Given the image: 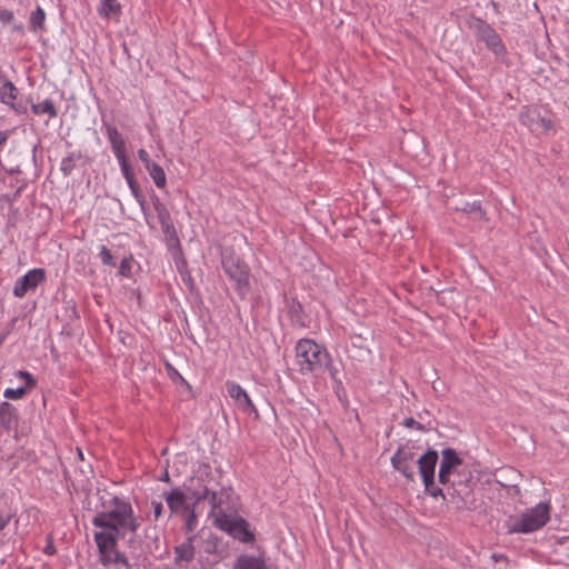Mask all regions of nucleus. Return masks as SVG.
I'll return each instance as SVG.
<instances>
[{
  "label": "nucleus",
  "instance_id": "6",
  "mask_svg": "<svg viewBox=\"0 0 569 569\" xmlns=\"http://www.w3.org/2000/svg\"><path fill=\"white\" fill-rule=\"evenodd\" d=\"M214 525L240 540L241 542L249 543L254 540L253 533L249 530L248 522L240 517H231L227 513L220 512L214 516Z\"/></svg>",
  "mask_w": 569,
  "mask_h": 569
},
{
  "label": "nucleus",
  "instance_id": "38",
  "mask_svg": "<svg viewBox=\"0 0 569 569\" xmlns=\"http://www.w3.org/2000/svg\"><path fill=\"white\" fill-rule=\"evenodd\" d=\"M114 562H122L127 566L124 556L120 555L119 552H114Z\"/></svg>",
  "mask_w": 569,
  "mask_h": 569
},
{
  "label": "nucleus",
  "instance_id": "34",
  "mask_svg": "<svg viewBox=\"0 0 569 569\" xmlns=\"http://www.w3.org/2000/svg\"><path fill=\"white\" fill-rule=\"evenodd\" d=\"M13 20V12L10 10H1L0 11V21L3 23H10Z\"/></svg>",
  "mask_w": 569,
  "mask_h": 569
},
{
  "label": "nucleus",
  "instance_id": "7",
  "mask_svg": "<svg viewBox=\"0 0 569 569\" xmlns=\"http://www.w3.org/2000/svg\"><path fill=\"white\" fill-rule=\"evenodd\" d=\"M222 263L224 271L236 282L238 290L243 292L249 286V270L246 263L233 257L223 259Z\"/></svg>",
  "mask_w": 569,
  "mask_h": 569
},
{
  "label": "nucleus",
  "instance_id": "14",
  "mask_svg": "<svg viewBox=\"0 0 569 569\" xmlns=\"http://www.w3.org/2000/svg\"><path fill=\"white\" fill-rule=\"evenodd\" d=\"M17 97H18V89L11 81L7 80L0 89L1 102L10 106L17 112H23L24 109L22 108V106L19 103H16Z\"/></svg>",
  "mask_w": 569,
  "mask_h": 569
},
{
  "label": "nucleus",
  "instance_id": "35",
  "mask_svg": "<svg viewBox=\"0 0 569 569\" xmlns=\"http://www.w3.org/2000/svg\"><path fill=\"white\" fill-rule=\"evenodd\" d=\"M18 376L26 380L27 386L29 388H32V387L36 386V381H34V379L32 378V376L29 372H27V371H19Z\"/></svg>",
  "mask_w": 569,
  "mask_h": 569
},
{
  "label": "nucleus",
  "instance_id": "11",
  "mask_svg": "<svg viewBox=\"0 0 569 569\" xmlns=\"http://www.w3.org/2000/svg\"><path fill=\"white\" fill-rule=\"evenodd\" d=\"M521 478V473L512 467H503L496 473V481L507 489L513 490L515 496H520V488L518 481Z\"/></svg>",
  "mask_w": 569,
  "mask_h": 569
},
{
  "label": "nucleus",
  "instance_id": "19",
  "mask_svg": "<svg viewBox=\"0 0 569 569\" xmlns=\"http://www.w3.org/2000/svg\"><path fill=\"white\" fill-rule=\"evenodd\" d=\"M147 170L158 188H163L166 186L164 170L158 163H152L147 168Z\"/></svg>",
  "mask_w": 569,
  "mask_h": 569
},
{
  "label": "nucleus",
  "instance_id": "37",
  "mask_svg": "<svg viewBox=\"0 0 569 569\" xmlns=\"http://www.w3.org/2000/svg\"><path fill=\"white\" fill-rule=\"evenodd\" d=\"M11 513H0V531L6 528V526L11 521Z\"/></svg>",
  "mask_w": 569,
  "mask_h": 569
},
{
  "label": "nucleus",
  "instance_id": "27",
  "mask_svg": "<svg viewBox=\"0 0 569 569\" xmlns=\"http://www.w3.org/2000/svg\"><path fill=\"white\" fill-rule=\"evenodd\" d=\"M128 186H129L133 197L136 198V200L138 201L140 207L143 209L146 200H144V197H143L136 179L128 181Z\"/></svg>",
  "mask_w": 569,
  "mask_h": 569
},
{
  "label": "nucleus",
  "instance_id": "42",
  "mask_svg": "<svg viewBox=\"0 0 569 569\" xmlns=\"http://www.w3.org/2000/svg\"><path fill=\"white\" fill-rule=\"evenodd\" d=\"M167 452H168V448H164L161 453L167 455Z\"/></svg>",
  "mask_w": 569,
  "mask_h": 569
},
{
  "label": "nucleus",
  "instance_id": "3",
  "mask_svg": "<svg viewBox=\"0 0 569 569\" xmlns=\"http://www.w3.org/2000/svg\"><path fill=\"white\" fill-rule=\"evenodd\" d=\"M463 465L462 459L458 456L457 451L452 448L442 450V460L439 468L440 483L448 486V493L466 501L472 492L471 471L461 468Z\"/></svg>",
  "mask_w": 569,
  "mask_h": 569
},
{
  "label": "nucleus",
  "instance_id": "23",
  "mask_svg": "<svg viewBox=\"0 0 569 569\" xmlns=\"http://www.w3.org/2000/svg\"><path fill=\"white\" fill-rule=\"evenodd\" d=\"M153 207L157 212L160 224L172 221L168 209L163 203L160 202L158 198H156V200L153 201Z\"/></svg>",
  "mask_w": 569,
  "mask_h": 569
},
{
  "label": "nucleus",
  "instance_id": "36",
  "mask_svg": "<svg viewBox=\"0 0 569 569\" xmlns=\"http://www.w3.org/2000/svg\"><path fill=\"white\" fill-rule=\"evenodd\" d=\"M152 507H153V516H154V519L158 520L159 517L161 516L162 513V510H163V506L161 502L159 501H152Z\"/></svg>",
  "mask_w": 569,
  "mask_h": 569
},
{
  "label": "nucleus",
  "instance_id": "26",
  "mask_svg": "<svg viewBox=\"0 0 569 569\" xmlns=\"http://www.w3.org/2000/svg\"><path fill=\"white\" fill-rule=\"evenodd\" d=\"M116 157L121 166V170H122V173H123L127 182L134 179L133 172L128 163L126 153H122V156H116Z\"/></svg>",
  "mask_w": 569,
  "mask_h": 569
},
{
  "label": "nucleus",
  "instance_id": "24",
  "mask_svg": "<svg viewBox=\"0 0 569 569\" xmlns=\"http://www.w3.org/2000/svg\"><path fill=\"white\" fill-rule=\"evenodd\" d=\"M241 569H266L264 561L261 558L244 557L241 560Z\"/></svg>",
  "mask_w": 569,
  "mask_h": 569
},
{
  "label": "nucleus",
  "instance_id": "2",
  "mask_svg": "<svg viewBox=\"0 0 569 569\" xmlns=\"http://www.w3.org/2000/svg\"><path fill=\"white\" fill-rule=\"evenodd\" d=\"M438 458V452L431 449L416 459V455L410 449L400 446L391 458V465L409 481L415 480V467L417 465L427 493L432 498L440 497L445 499L443 490L435 486V471Z\"/></svg>",
  "mask_w": 569,
  "mask_h": 569
},
{
  "label": "nucleus",
  "instance_id": "31",
  "mask_svg": "<svg viewBox=\"0 0 569 569\" xmlns=\"http://www.w3.org/2000/svg\"><path fill=\"white\" fill-rule=\"evenodd\" d=\"M402 425L407 428H416L419 431H426V428L420 422L416 421L413 418H407L403 420Z\"/></svg>",
  "mask_w": 569,
  "mask_h": 569
},
{
  "label": "nucleus",
  "instance_id": "16",
  "mask_svg": "<svg viewBox=\"0 0 569 569\" xmlns=\"http://www.w3.org/2000/svg\"><path fill=\"white\" fill-rule=\"evenodd\" d=\"M108 139L111 143L114 156L126 153V141L116 127L107 126Z\"/></svg>",
  "mask_w": 569,
  "mask_h": 569
},
{
  "label": "nucleus",
  "instance_id": "13",
  "mask_svg": "<svg viewBox=\"0 0 569 569\" xmlns=\"http://www.w3.org/2000/svg\"><path fill=\"white\" fill-rule=\"evenodd\" d=\"M478 33L495 53H499L503 50V44L499 36L490 26L481 22L478 28Z\"/></svg>",
  "mask_w": 569,
  "mask_h": 569
},
{
  "label": "nucleus",
  "instance_id": "10",
  "mask_svg": "<svg viewBox=\"0 0 569 569\" xmlns=\"http://www.w3.org/2000/svg\"><path fill=\"white\" fill-rule=\"evenodd\" d=\"M194 489L187 487V492H183L179 488H174L169 492H164V500L172 513H179L181 510H189L187 503L188 499H191V493Z\"/></svg>",
  "mask_w": 569,
  "mask_h": 569
},
{
  "label": "nucleus",
  "instance_id": "1",
  "mask_svg": "<svg viewBox=\"0 0 569 569\" xmlns=\"http://www.w3.org/2000/svg\"><path fill=\"white\" fill-rule=\"evenodd\" d=\"M113 509L102 511L96 515L92 523L106 531L97 532L94 540L101 556L110 560V556L114 552L117 538L124 537L128 532L136 533L140 523L133 516L132 507L118 497L112 499Z\"/></svg>",
  "mask_w": 569,
  "mask_h": 569
},
{
  "label": "nucleus",
  "instance_id": "17",
  "mask_svg": "<svg viewBox=\"0 0 569 569\" xmlns=\"http://www.w3.org/2000/svg\"><path fill=\"white\" fill-rule=\"evenodd\" d=\"M121 11V6L117 0H102L98 8V12L101 17L109 18L112 14H118Z\"/></svg>",
  "mask_w": 569,
  "mask_h": 569
},
{
  "label": "nucleus",
  "instance_id": "21",
  "mask_svg": "<svg viewBox=\"0 0 569 569\" xmlns=\"http://www.w3.org/2000/svg\"><path fill=\"white\" fill-rule=\"evenodd\" d=\"M32 111L36 114L48 113L50 118H54L58 114L54 104L50 100H44L40 103L32 104Z\"/></svg>",
  "mask_w": 569,
  "mask_h": 569
},
{
  "label": "nucleus",
  "instance_id": "30",
  "mask_svg": "<svg viewBox=\"0 0 569 569\" xmlns=\"http://www.w3.org/2000/svg\"><path fill=\"white\" fill-rule=\"evenodd\" d=\"M102 262L107 266H114L113 257L107 247H102L100 250Z\"/></svg>",
  "mask_w": 569,
  "mask_h": 569
},
{
  "label": "nucleus",
  "instance_id": "28",
  "mask_svg": "<svg viewBox=\"0 0 569 569\" xmlns=\"http://www.w3.org/2000/svg\"><path fill=\"white\" fill-rule=\"evenodd\" d=\"M189 515H188V518H187V521H186V530L188 532H191L193 531L194 527H196V522H197V516H196V512H194V506H192V509L189 508Z\"/></svg>",
  "mask_w": 569,
  "mask_h": 569
},
{
  "label": "nucleus",
  "instance_id": "29",
  "mask_svg": "<svg viewBox=\"0 0 569 569\" xmlns=\"http://www.w3.org/2000/svg\"><path fill=\"white\" fill-rule=\"evenodd\" d=\"M26 393V388L7 389L4 397L9 399H20Z\"/></svg>",
  "mask_w": 569,
  "mask_h": 569
},
{
  "label": "nucleus",
  "instance_id": "5",
  "mask_svg": "<svg viewBox=\"0 0 569 569\" xmlns=\"http://www.w3.org/2000/svg\"><path fill=\"white\" fill-rule=\"evenodd\" d=\"M550 519V506L540 502L519 518L510 517L507 521L508 533H529L542 528Z\"/></svg>",
  "mask_w": 569,
  "mask_h": 569
},
{
  "label": "nucleus",
  "instance_id": "8",
  "mask_svg": "<svg viewBox=\"0 0 569 569\" xmlns=\"http://www.w3.org/2000/svg\"><path fill=\"white\" fill-rule=\"evenodd\" d=\"M44 280V269H32L16 282L13 288V295L16 297L22 298L27 292L34 290Z\"/></svg>",
  "mask_w": 569,
  "mask_h": 569
},
{
  "label": "nucleus",
  "instance_id": "18",
  "mask_svg": "<svg viewBox=\"0 0 569 569\" xmlns=\"http://www.w3.org/2000/svg\"><path fill=\"white\" fill-rule=\"evenodd\" d=\"M44 20H46V13L42 8L38 7L30 14V19H29L30 29L34 32L43 30Z\"/></svg>",
  "mask_w": 569,
  "mask_h": 569
},
{
  "label": "nucleus",
  "instance_id": "43",
  "mask_svg": "<svg viewBox=\"0 0 569 569\" xmlns=\"http://www.w3.org/2000/svg\"><path fill=\"white\" fill-rule=\"evenodd\" d=\"M78 452H79V457L82 459L83 457H82V452H81V450H80V449H78Z\"/></svg>",
  "mask_w": 569,
  "mask_h": 569
},
{
  "label": "nucleus",
  "instance_id": "41",
  "mask_svg": "<svg viewBox=\"0 0 569 569\" xmlns=\"http://www.w3.org/2000/svg\"><path fill=\"white\" fill-rule=\"evenodd\" d=\"M330 375H331V378H332V379H336V372H335V371H332V370H331V371H330Z\"/></svg>",
  "mask_w": 569,
  "mask_h": 569
},
{
  "label": "nucleus",
  "instance_id": "12",
  "mask_svg": "<svg viewBox=\"0 0 569 569\" xmlns=\"http://www.w3.org/2000/svg\"><path fill=\"white\" fill-rule=\"evenodd\" d=\"M191 500H193V506L199 505L202 500H208L211 506L210 515H214L216 510L221 506V499L218 497L217 492L209 489L207 486L194 489L191 493Z\"/></svg>",
  "mask_w": 569,
  "mask_h": 569
},
{
  "label": "nucleus",
  "instance_id": "25",
  "mask_svg": "<svg viewBox=\"0 0 569 569\" xmlns=\"http://www.w3.org/2000/svg\"><path fill=\"white\" fill-rule=\"evenodd\" d=\"M161 228H162V231H163V233L166 236L167 241L170 244L179 242L178 234H177V231L174 229V226H173L172 221L166 222V223L161 224Z\"/></svg>",
  "mask_w": 569,
  "mask_h": 569
},
{
  "label": "nucleus",
  "instance_id": "40",
  "mask_svg": "<svg viewBox=\"0 0 569 569\" xmlns=\"http://www.w3.org/2000/svg\"><path fill=\"white\" fill-rule=\"evenodd\" d=\"M161 480L163 481H169V475H168V471L166 470L163 477L161 478Z\"/></svg>",
  "mask_w": 569,
  "mask_h": 569
},
{
  "label": "nucleus",
  "instance_id": "9",
  "mask_svg": "<svg viewBox=\"0 0 569 569\" xmlns=\"http://www.w3.org/2000/svg\"><path fill=\"white\" fill-rule=\"evenodd\" d=\"M226 388L229 393V396L232 398L234 403L244 412L254 413V416L258 418L259 413L251 401L250 397L248 396L247 391L238 383L233 381H227Z\"/></svg>",
  "mask_w": 569,
  "mask_h": 569
},
{
  "label": "nucleus",
  "instance_id": "32",
  "mask_svg": "<svg viewBox=\"0 0 569 569\" xmlns=\"http://www.w3.org/2000/svg\"><path fill=\"white\" fill-rule=\"evenodd\" d=\"M130 270H131V260L124 258L120 263L119 272H120V274L128 277L130 274Z\"/></svg>",
  "mask_w": 569,
  "mask_h": 569
},
{
  "label": "nucleus",
  "instance_id": "20",
  "mask_svg": "<svg viewBox=\"0 0 569 569\" xmlns=\"http://www.w3.org/2000/svg\"><path fill=\"white\" fill-rule=\"evenodd\" d=\"M457 210H461L469 214H475V218L478 220H486V212L482 210L479 202H465L461 207H458Z\"/></svg>",
  "mask_w": 569,
  "mask_h": 569
},
{
  "label": "nucleus",
  "instance_id": "33",
  "mask_svg": "<svg viewBox=\"0 0 569 569\" xmlns=\"http://www.w3.org/2000/svg\"><path fill=\"white\" fill-rule=\"evenodd\" d=\"M138 157L141 160V162L144 164V168H149L153 162L149 158L148 152L144 149L138 150Z\"/></svg>",
  "mask_w": 569,
  "mask_h": 569
},
{
  "label": "nucleus",
  "instance_id": "15",
  "mask_svg": "<svg viewBox=\"0 0 569 569\" xmlns=\"http://www.w3.org/2000/svg\"><path fill=\"white\" fill-rule=\"evenodd\" d=\"M193 537H189L184 542L174 547V563L179 565L182 561L190 562L193 560L196 550L192 543Z\"/></svg>",
  "mask_w": 569,
  "mask_h": 569
},
{
  "label": "nucleus",
  "instance_id": "39",
  "mask_svg": "<svg viewBox=\"0 0 569 569\" xmlns=\"http://www.w3.org/2000/svg\"><path fill=\"white\" fill-rule=\"evenodd\" d=\"M540 122L546 130H549L552 127L551 121L548 119L542 118Z\"/></svg>",
  "mask_w": 569,
  "mask_h": 569
},
{
  "label": "nucleus",
  "instance_id": "4",
  "mask_svg": "<svg viewBox=\"0 0 569 569\" xmlns=\"http://www.w3.org/2000/svg\"><path fill=\"white\" fill-rule=\"evenodd\" d=\"M296 362L301 373H317L327 367L329 355L311 339H300L296 345Z\"/></svg>",
  "mask_w": 569,
  "mask_h": 569
},
{
  "label": "nucleus",
  "instance_id": "22",
  "mask_svg": "<svg viewBox=\"0 0 569 569\" xmlns=\"http://www.w3.org/2000/svg\"><path fill=\"white\" fill-rule=\"evenodd\" d=\"M12 420V407L8 402L0 405V425L9 428Z\"/></svg>",
  "mask_w": 569,
  "mask_h": 569
}]
</instances>
